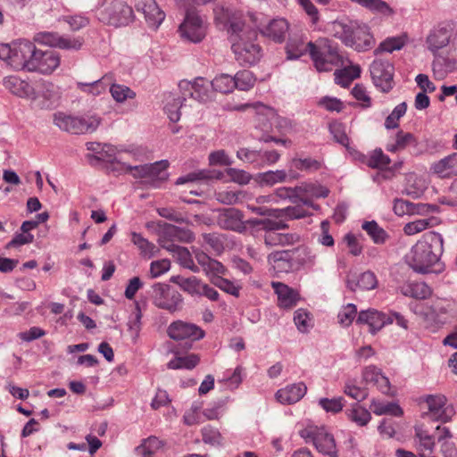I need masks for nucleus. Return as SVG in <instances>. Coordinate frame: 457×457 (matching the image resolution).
Segmentation results:
<instances>
[{
	"label": "nucleus",
	"instance_id": "c85d7f7f",
	"mask_svg": "<svg viewBox=\"0 0 457 457\" xmlns=\"http://www.w3.org/2000/svg\"><path fill=\"white\" fill-rule=\"evenodd\" d=\"M432 70L435 77L442 79L448 73L457 70V60L450 55L435 54L432 62Z\"/></svg>",
	"mask_w": 457,
	"mask_h": 457
},
{
	"label": "nucleus",
	"instance_id": "c756f323",
	"mask_svg": "<svg viewBox=\"0 0 457 457\" xmlns=\"http://www.w3.org/2000/svg\"><path fill=\"white\" fill-rule=\"evenodd\" d=\"M198 263L207 275L213 276V278H220L227 273V268L219 261L211 258L204 253H198L195 255Z\"/></svg>",
	"mask_w": 457,
	"mask_h": 457
},
{
	"label": "nucleus",
	"instance_id": "f704fd0d",
	"mask_svg": "<svg viewBox=\"0 0 457 457\" xmlns=\"http://www.w3.org/2000/svg\"><path fill=\"white\" fill-rule=\"evenodd\" d=\"M417 145L418 140L411 132H405L403 129L397 131L395 141L388 143L386 149L391 153H396L404 150L409 145Z\"/></svg>",
	"mask_w": 457,
	"mask_h": 457
},
{
	"label": "nucleus",
	"instance_id": "338daca9",
	"mask_svg": "<svg viewBox=\"0 0 457 457\" xmlns=\"http://www.w3.org/2000/svg\"><path fill=\"white\" fill-rule=\"evenodd\" d=\"M202 438L205 444L209 445H220L222 442V436L219 429L206 426L202 429Z\"/></svg>",
	"mask_w": 457,
	"mask_h": 457
},
{
	"label": "nucleus",
	"instance_id": "412c9836",
	"mask_svg": "<svg viewBox=\"0 0 457 457\" xmlns=\"http://www.w3.org/2000/svg\"><path fill=\"white\" fill-rule=\"evenodd\" d=\"M271 287L278 295V306L281 309L289 310L300 301V294L297 290L288 287L282 282H271Z\"/></svg>",
	"mask_w": 457,
	"mask_h": 457
},
{
	"label": "nucleus",
	"instance_id": "39448f33",
	"mask_svg": "<svg viewBox=\"0 0 457 457\" xmlns=\"http://www.w3.org/2000/svg\"><path fill=\"white\" fill-rule=\"evenodd\" d=\"M310 56L319 71H329L337 66L342 59L338 48L327 38L309 42Z\"/></svg>",
	"mask_w": 457,
	"mask_h": 457
},
{
	"label": "nucleus",
	"instance_id": "9b49d317",
	"mask_svg": "<svg viewBox=\"0 0 457 457\" xmlns=\"http://www.w3.org/2000/svg\"><path fill=\"white\" fill-rule=\"evenodd\" d=\"M213 13L215 23L223 26L229 34L238 37L248 31L245 18L240 12L232 11L223 5H217L213 9Z\"/></svg>",
	"mask_w": 457,
	"mask_h": 457
},
{
	"label": "nucleus",
	"instance_id": "69168bd1",
	"mask_svg": "<svg viewBox=\"0 0 457 457\" xmlns=\"http://www.w3.org/2000/svg\"><path fill=\"white\" fill-rule=\"evenodd\" d=\"M349 417L352 421L355 422L359 426L367 425L371 419L370 411L360 405H356L353 408Z\"/></svg>",
	"mask_w": 457,
	"mask_h": 457
},
{
	"label": "nucleus",
	"instance_id": "5fc2aeb1",
	"mask_svg": "<svg viewBox=\"0 0 457 457\" xmlns=\"http://www.w3.org/2000/svg\"><path fill=\"white\" fill-rule=\"evenodd\" d=\"M404 44L405 41L401 37L386 38L374 50V54L378 55L382 52L392 53L395 50H400Z\"/></svg>",
	"mask_w": 457,
	"mask_h": 457
},
{
	"label": "nucleus",
	"instance_id": "8fccbe9b",
	"mask_svg": "<svg viewBox=\"0 0 457 457\" xmlns=\"http://www.w3.org/2000/svg\"><path fill=\"white\" fill-rule=\"evenodd\" d=\"M291 166L296 170L311 172L320 170L322 163L320 161L312 158H294L291 162Z\"/></svg>",
	"mask_w": 457,
	"mask_h": 457
},
{
	"label": "nucleus",
	"instance_id": "c9c22d12",
	"mask_svg": "<svg viewBox=\"0 0 457 457\" xmlns=\"http://www.w3.org/2000/svg\"><path fill=\"white\" fill-rule=\"evenodd\" d=\"M170 281L174 284H177L184 292L191 295L200 296V291L204 283L196 277L192 276L189 278H184L178 275L171 277Z\"/></svg>",
	"mask_w": 457,
	"mask_h": 457
},
{
	"label": "nucleus",
	"instance_id": "bf43d9fd",
	"mask_svg": "<svg viewBox=\"0 0 457 457\" xmlns=\"http://www.w3.org/2000/svg\"><path fill=\"white\" fill-rule=\"evenodd\" d=\"M294 321L301 332H307L312 327V316L305 309L300 308L295 312Z\"/></svg>",
	"mask_w": 457,
	"mask_h": 457
},
{
	"label": "nucleus",
	"instance_id": "423d86ee",
	"mask_svg": "<svg viewBox=\"0 0 457 457\" xmlns=\"http://www.w3.org/2000/svg\"><path fill=\"white\" fill-rule=\"evenodd\" d=\"M99 20L110 26H127L134 20V12L123 0H104L98 12Z\"/></svg>",
	"mask_w": 457,
	"mask_h": 457
},
{
	"label": "nucleus",
	"instance_id": "680f3d73",
	"mask_svg": "<svg viewBox=\"0 0 457 457\" xmlns=\"http://www.w3.org/2000/svg\"><path fill=\"white\" fill-rule=\"evenodd\" d=\"M391 160L390 158L386 155L383 151L379 149H375L369 159L368 164L369 166L372 168L377 169H386L388 165L390 164Z\"/></svg>",
	"mask_w": 457,
	"mask_h": 457
},
{
	"label": "nucleus",
	"instance_id": "6e6d98bb",
	"mask_svg": "<svg viewBox=\"0 0 457 457\" xmlns=\"http://www.w3.org/2000/svg\"><path fill=\"white\" fill-rule=\"evenodd\" d=\"M415 436L419 439V447L420 451H428L431 453L435 445L434 436L428 434L421 427L415 428Z\"/></svg>",
	"mask_w": 457,
	"mask_h": 457
},
{
	"label": "nucleus",
	"instance_id": "bb28decb",
	"mask_svg": "<svg viewBox=\"0 0 457 457\" xmlns=\"http://www.w3.org/2000/svg\"><path fill=\"white\" fill-rule=\"evenodd\" d=\"M378 285V279L376 275L371 271H365L360 275H356L352 271L347 276V287L355 291L356 289L361 290H371L374 289Z\"/></svg>",
	"mask_w": 457,
	"mask_h": 457
},
{
	"label": "nucleus",
	"instance_id": "a18cd8bd",
	"mask_svg": "<svg viewBox=\"0 0 457 457\" xmlns=\"http://www.w3.org/2000/svg\"><path fill=\"white\" fill-rule=\"evenodd\" d=\"M60 35L56 32L42 31L37 33L32 42L37 46L46 48H58Z\"/></svg>",
	"mask_w": 457,
	"mask_h": 457
},
{
	"label": "nucleus",
	"instance_id": "774afa93",
	"mask_svg": "<svg viewBox=\"0 0 457 457\" xmlns=\"http://www.w3.org/2000/svg\"><path fill=\"white\" fill-rule=\"evenodd\" d=\"M226 175L229 179L239 185H246L250 182L252 176L248 172L243 170H237L235 168H228L226 170Z\"/></svg>",
	"mask_w": 457,
	"mask_h": 457
},
{
	"label": "nucleus",
	"instance_id": "6e6552de",
	"mask_svg": "<svg viewBox=\"0 0 457 457\" xmlns=\"http://www.w3.org/2000/svg\"><path fill=\"white\" fill-rule=\"evenodd\" d=\"M299 434L306 442L312 443L320 453L332 457L337 456L335 439L325 427L309 422L299 431Z\"/></svg>",
	"mask_w": 457,
	"mask_h": 457
},
{
	"label": "nucleus",
	"instance_id": "49530a36",
	"mask_svg": "<svg viewBox=\"0 0 457 457\" xmlns=\"http://www.w3.org/2000/svg\"><path fill=\"white\" fill-rule=\"evenodd\" d=\"M212 87L214 91L221 94L231 93L236 88L234 77L227 74L216 76L212 81Z\"/></svg>",
	"mask_w": 457,
	"mask_h": 457
},
{
	"label": "nucleus",
	"instance_id": "7ed1b4c3",
	"mask_svg": "<svg viewBox=\"0 0 457 457\" xmlns=\"http://www.w3.org/2000/svg\"><path fill=\"white\" fill-rule=\"evenodd\" d=\"M414 312L422 319L427 328L441 327L447 322L448 318L456 315L454 303L444 299H437L430 305L417 303Z\"/></svg>",
	"mask_w": 457,
	"mask_h": 457
},
{
	"label": "nucleus",
	"instance_id": "b1692460",
	"mask_svg": "<svg viewBox=\"0 0 457 457\" xmlns=\"http://www.w3.org/2000/svg\"><path fill=\"white\" fill-rule=\"evenodd\" d=\"M289 29L290 25L286 19L277 18L271 20L265 26L262 30V34L276 43H282L285 41Z\"/></svg>",
	"mask_w": 457,
	"mask_h": 457
},
{
	"label": "nucleus",
	"instance_id": "2eb2a0df",
	"mask_svg": "<svg viewBox=\"0 0 457 457\" xmlns=\"http://www.w3.org/2000/svg\"><path fill=\"white\" fill-rule=\"evenodd\" d=\"M394 66L388 61L375 60L370 65V75L376 87L388 93L394 87Z\"/></svg>",
	"mask_w": 457,
	"mask_h": 457
},
{
	"label": "nucleus",
	"instance_id": "864d4df0",
	"mask_svg": "<svg viewBox=\"0 0 457 457\" xmlns=\"http://www.w3.org/2000/svg\"><path fill=\"white\" fill-rule=\"evenodd\" d=\"M162 447V442L156 436H149L137 447L143 457H152Z\"/></svg>",
	"mask_w": 457,
	"mask_h": 457
},
{
	"label": "nucleus",
	"instance_id": "f3484780",
	"mask_svg": "<svg viewBox=\"0 0 457 457\" xmlns=\"http://www.w3.org/2000/svg\"><path fill=\"white\" fill-rule=\"evenodd\" d=\"M446 397L443 395H430L426 397L428 412L432 420L447 422L453 414V409L446 406Z\"/></svg>",
	"mask_w": 457,
	"mask_h": 457
},
{
	"label": "nucleus",
	"instance_id": "ea45409f",
	"mask_svg": "<svg viewBox=\"0 0 457 457\" xmlns=\"http://www.w3.org/2000/svg\"><path fill=\"white\" fill-rule=\"evenodd\" d=\"M181 96L178 93H170V95L166 97V105L168 112L170 113V119L171 120H178L179 110L183 105V103L187 98V95L184 92H179Z\"/></svg>",
	"mask_w": 457,
	"mask_h": 457
},
{
	"label": "nucleus",
	"instance_id": "0eeeda50",
	"mask_svg": "<svg viewBox=\"0 0 457 457\" xmlns=\"http://www.w3.org/2000/svg\"><path fill=\"white\" fill-rule=\"evenodd\" d=\"M31 54L29 72L49 76L61 66L62 56L54 49L40 47L34 44Z\"/></svg>",
	"mask_w": 457,
	"mask_h": 457
},
{
	"label": "nucleus",
	"instance_id": "ddd939ff",
	"mask_svg": "<svg viewBox=\"0 0 457 457\" xmlns=\"http://www.w3.org/2000/svg\"><path fill=\"white\" fill-rule=\"evenodd\" d=\"M181 294L168 284L157 283L154 286V303L160 309L174 313L180 309Z\"/></svg>",
	"mask_w": 457,
	"mask_h": 457
},
{
	"label": "nucleus",
	"instance_id": "f03ea898",
	"mask_svg": "<svg viewBox=\"0 0 457 457\" xmlns=\"http://www.w3.org/2000/svg\"><path fill=\"white\" fill-rule=\"evenodd\" d=\"M34 44L29 39L0 44V59L13 70L29 72Z\"/></svg>",
	"mask_w": 457,
	"mask_h": 457
},
{
	"label": "nucleus",
	"instance_id": "4be33fe9",
	"mask_svg": "<svg viewBox=\"0 0 457 457\" xmlns=\"http://www.w3.org/2000/svg\"><path fill=\"white\" fill-rule=\"evenodd\" d=\"M306 391L307 387L304 383H295L278 389L275 397L282 404H294L304 396Z\"/></svg>",
	"mask_w": 457,
	"mask_h": 457
},
{
	"label": "nucleus",
	"instance_id": "79ce46f5",
	"mask_svg": "<svg viewBox=\"0 0 457 457\" xmlns=\"http://www.w3.org/2000/svg\"><path fill=\"white\" fill-rule=\"evenodd\" d=\"M244 214L240 210L228 208L224 210L222 222L226 228L237 230L243 227Z\"/></svg>",
	"mask_w": 457,
	"mask_h": 457
},
{
	"label": "nucleus",
	"instance_id": "603ef678",
	"mask_svg": "<svg viewBox=\"0 0 457 457\" xmlns=\"http://www.w3.org/2000/svg\"><path fill=\"white\" fill-rule=\"evenodd\" d=\"M364 237L361 234L348 233L345 236V241L348 248L349 254L353 256H359L362 253V242Z\"/></svg>",
	"mask_w": 457,
	"mask_h": 457
},
{
	"label": "nucleus",
	"instance_id": "58836bf2",
	"mask_svg": "<svg viewBox=\"0 0 457 457\" xmlns=\"http://www.w3.org/2000/svg\"><path fill=\"white\" fill-rule=\"evenodd\" d=\"M299 240L295 234L292 233H277L272 231L264 235V242L267 245H292Z\"/></svg>",
	"mask_w": 457,
	"mask_h": 457
},
{
	"label": "nucleus",
	"instance_id": "aec40b11",
	"mask_svg": "<svg viewBox=\"0 0 457 457\" xmlns=\"http://www.w3.org/2000/svg\"><path fill=\"white\" fill-rule=\"evenodd\" d=\"M453 29L450 26H438L430 31L426 39L428 49L433 55L450 44Z\"/></svg>",
	"mask_w": 457,
	"mask_h": 457
},
{
	"label": "nucleus",
	"instance_id": "473e14b6",
	"mask_svg": "<svg viewBox=\"0 0 457 457\" xmlns=\"http://www.w3.org/2000/svg\"><path fill=\"white\" fill-rule=\"evenodd\" d=\"M434 173L441 178L457 175V153H453L449 156L434 163L431 168Z\"/></svg>",
	"mask_w": 457,
	"mask_h": 457
},
{
	"label": "nucleus",
	"instance_id": "393cba45",
	"mask_svg": "<svg viewBox=\"0 0 457 457\" xmlns=\"http://www.w3.org/2000/svg\"><path fill=\"white\" fill-rule=\"evenodd\" d=\"M179 92H184L187 97L197 101H204L208 97V87L203 78H197L194 81L182 80L179 84Z\"/></svg>",
	"mask_w": 457,
	"mask_h": 457
},
{
	"label": "nucleus",
	"instance_id": "e2e57ef3",
	"mask_svg": "<svg viewBox=\"0 0 457 457\" xmlns=\"http://www.w3.org/2000/svg\"><path fill=\"white\" fill-rule=\"evenodd\" d=\"M110 92L112 96L120 103H122L129 98L132 99L136 96L135 92L129 87L120 84H112L110 87Z\"/></svg>",
	"mask_w": 457,
	"mask_h": 457
},
{
	"label": "nucleus",
	"instance_id": "052dcab7",
	"mask_svg": "<svg viewBox=\"0 0 457 457\" xmlns=\"http://www.w3.org/2000/svg\"><path fill=\"white\" fill-rule=\"evenodd\" d=\"M287 179V174L284 170L267 171L262 173L258 177V182L261 185L273 186L278 182H283Z\"/></svg>",
	"mask_w": 457,
	"mask_h": 457
},
{
	"label": "nucleus",
	"instance_id": "1a4fd4ad",
	"mask_svg": "<svg viewBox=\"0 0 457 457\" xmlns=\"http://www.w3.org/2000/svg\"><path fill=\"white\" fill-rule=\"evenodd\" d=\"M54 123L69 133L84 134L96 130L101 123V119L91 114L73 116L59 112L54 115Z\"/></svg>",
	"mask_w": 457,
	"mask_h": 457
},
{
	"label": "nucleus",
	"instance_id": "a19ab883",
	"mask_svg": "<svg viewBox=\"0 0 457 457\" xmlns=\"http://www.w3.org/2000/svg\"><path fill=\"white\" fill-rule=\"evenodd\" d=\"M436 224L437 219L435 217L416 220L414 221L406 223L403 227V232L407 236H413L424 231L427 228H432Z\"/></svg>",
	"mask_w": 457,
	"mask_h": 457
},
{
	"label": "nucleus",
	"instance_id": "dca6fc26",
	"mask_svg": "<svg viewBox=\"0 0 457 457\" xmlns=\"http://www.w3.org/2000/svg\"><path fill=\"white\" fill-rule=\"evenodd\" d=\"M181 35L187 39L198 43L206 36V26L201 16L194 10H188L179 26Z\"/></svg>",
	"mask_w": 457,
	"mask_h": 457
},
{
	"label": "nucleus",
	"instance_id": "cd10ccee",
	"mask_svg": "<svg viewBox=\"0 0 457 457\" xmlns=\"http://www.w3.org/2000/svg\"><path fill=\"white\" fill-rule=\"evenodd\" d=\"M174 358L171 359L167 367L170 370H193L201 361V356L195 353H181L179 350L173 351Z\"/></svg>",
	"mask_w": 457,
	"mask_h": 457
},
{
	"label": "nucleus",
	"instance_id": "4c0bfd02",
	"mask_svg": "<svg viewBox=\"0 0 457 457\" xmlns=\"http://www.w3.org/2000/svg\"><path fill=\"white\" fill-rule=\"evenodd\" d=\"M401 292L405 296H410L416 299H426L431 295L430 287L424 282L416 281L403 285L401 287Z\"/></svg>",
	"mask_w": 457,
	"mask_h": 457
},
{
	"label": "nucleus",
	"instance_id": "2f4dec72",
	"mask_svg": "<svg viewBox=\"0 0 457 457\" xmlns=\"http://www.w3.org/2000/svg\"><path fill=\"white\" fill-rule=\"evenodd\" d=\"M247 224L250 228H254L257 231H265V234L280 229H287L289 228L288 224L280 219H252L247 220Z\"/></svg>",
	"mask_w": 457,
	"mask_h": 457
},
{
	"label": "nucleus",
	"instance_id": "7c9ffc66",
	"mask_svg": "<svg viewBox=\"0 0 457 457\" xmlns=\"http://www.w3.org/2000/svg\"><path fill=\"white\" fill-rule=\"evenodd\" d=\"M169 162L167 161H160L152 164H148L146 184L157 187L161 183L168 179L167 169Z\"/></svg>",
	"mask_w": 457,
	"mask_h": 457
},
{
	"label": "nucleus",
	"instance_id": "e433bc0d",
	"mask_svg": "<svg viewBox=\"0 0 457 457\" xmlns=\"http://www.w3.org/2000/svg\"><path fill=\"white\" fill-rule=\"evenodd\" d=\"M370 410L376 415H390L395 417H401L403 414V411L399 404L392 402H383L378 400H372L370 404Z\"/></svg>",
	"mask_w": 457,
	"mask_h": 457
},
{
	"label": "nucleus",
	"instance_id": "4d7b16f0",
	"mask_svg": "<svg viewBox=\"0 0 457 457\" xmlns=\"http://www.w3.org/2000/svg\"><path fill=\"white\" fill-rule=\"evenodd\" d=\"M211 281L214 286L219 287L220 290L235 297H238L240 295L241 287L235 285V283L229 279L220 277L217 278H212Z\"/></svg>",
	"mask_w": 457,
	"mask_h": 457
},
{
	"label": "nucleus",
	"instance_id": "6ab92c4d",
	"mask_svg": "<svg viewBox=\"0 0 457 457\" xmlns=\"http://www.w3.org/2000/svg\"><path fill=\"white\" fill-rule=\"evenodd\" d=\"M296 190L298 191V200L306 206H312V210L319 209V205L313 203V199L327 197L329 193L327 187L314 183L303 184L296 187Z\"/></svg>",
	"mask_w": 457,
	"mask_h": 457
},
{
	"label": "nucleus",
	"instance_id": "09e8293b",
	"mask_svg": "<svg viewBox=\"0 0 457 457\" xmlns=\"http://www.w3.org/2000/svg\"><path fill=\"white\" fill-rule=\"evenodd\" d=\"M234 79L236 88L245 91L251 89L256 82V78L253 73L247 70L238 71L234 77Z\"/></svg>",
	"mask_w": 457,
	"mask_h": 457
},
{
	"label": "nucleus",
	"instance_id": "c03bdc74",
	"mask_svg": "<svg viewBox=\"0 0 457 457\" xmlns=\"http://www.w3.org/2000/svg\"><path fill=\"white\" fill-rule=\"evenodd\" d=\"M286 51L289 59L300 58L307 52L310 54L309 42L305 43L302 38H292L287 42Z\"/></svg>",
	"mask_w": 457,
	"mask_h": 457
},
{
	"label": "nucleus",
	"instance_id": "3c124183",
	"mask_svg": "<svg viewBox=\"0 0 457 457\" xmlns=\"http://www.w3.org/2000/svg\"><path fill=\"white\" fill-rule=\"evenodd\" d=\"M407 104L403 102L396 105L393 112L386 117L385 120V127L387 129H393L399 127L400 119L405 114Z\"/></svg>",
	"mask_w": 457,
	"mask_h": 457
},
{
	"label": "nucleus",
	"instance_id": "f257e3e1",
	"mask_svg": "<svg viewBox=\"0 0 457 457\" xmlns=\"http://www.w3.org/2000/svg\"><path fill=\"white\" fill-rule=\"evenodd\" d=\"M444 252L443 237L435 231L423 235L407 256L409 265L420 273H427L436 264Z\"/></svg>",
	"mask_w": 457,
	"mask_h": 457
},
{
	"label": "nucleus",
	"instance_id": "0e129e2a",
	"mask_svg": "<svg viewBox=\"0 0 457 457\" xmlns=\"http://www.w3.org/2000/svg\"><path fill=\"white\" fill-rule=\"evenodd\" d=\"M361 68L359 64L353 63L350 59L345 58V87L354 79L360 78Z\"/></svg>",
	"mask_w": 457,
	"mask_h": 457
},
{
	"label": "nucleus",
	"instance_id": "20e7f679",
	"mask_svg": "<svg viewBox=\"0 0 457 457\" xmlns=\"http://www.w3.org/2000/svg\"><path fill=\"white\" fill-rule=\"evenodd\" d=\"M257 40L258 36L254 29H250L234 39L231 49L240 65L252 66L259 62L262 54Z\"/></svg>",
	"mask_w": 457,
	"mask_h": 457
},
{
	"label": "nucleus",
	"instance_id": "37998d69",
	"mask_svg": "<svg viewBox=\"0 0 457 457\" xmlns=\"http://www.w3.org/2000/svg\"><path fill=\"white\" fill-rule=\"evenodd\" d=\"M361 228L367 232V234L371 237L372 241L377 245L385 244L389 237L386 230L379 227L378 224L374 220L363 222Z\"/></svg>",
	"mask_w": 457,
	"mask_h": 457
},
{
	"label": "nucleus",
	"instance_id": "72a5a7b5",
	"mask_svg": "<svg viewBox=\"0 0 457 457\" xmlns=\"http://www.w3.org/2000/svg\"><path fill=\"white\" fill-rule=\"evenodd\" d=\"M4 86L10 92L21 97L29 96L33 91L29 82L13 75L4 78Z\"/></svg>",
	"mask_w": 457,
	"mask_h": 457
},
{
	"label": "nucleus",
	"instance_id": "13d9d810",
	"mask_svg": "<svg viewBox=\"0 0 457 457\" xmlns=\"http://www.w3.org/2000/svg\"><path fill=\"white\" fill-rule=\"evenodd\" d=\"M84 38L82 37H69L60 35L58 48L63 50L78 51L81 49L84 45Z\"/></svg>",
	"mask_w": 457,
	"mask_h": 457
},
{
	"label": "nucleus",
	"instance_id": "9d476101",
	"mask_svg": "<svg viewBox=\"0 0 457 457\" xmlns=\"http://www.w3.org/2000/svg\"><path fill=\"white\" fill-rule=\"evenodd\" d=\"M345 46L357 52H366L375 46V39L367 25L351 21L345 24Z\"/></svg>",
	"mask_w": 457,
	"mask_h": 457
},
{
	"label": "nucleus",
	"instance_id": "f8f14e48",
	"mask_svg": "<svg viewBox=\"0 0 457 457\" xmlns=\"http://www.w3.org/2000/svg\"><path fill=\"white\" fill-rule=\"evenodd\" d=\"M252 212L261 216H272L276 219H284L283 220H294L304 219L312 215V206H306L304 204H299L287 206L283 209H269L261 206H249Z\"/></svg>",
	"mask_w": 457,
	"mask_h": 457
},
{
	"label": "nucleus",
	"instance_id": "4468645a",
	"mask_svg": "<svg viewBox=\"0 0 457 457\" xmlns=\"http://www.w3.org/2000/svg\"><path fill=\"white\" fill-rule=\"evenodd\" d=\"M205 334V331L198 325L182 320L172 321L167 328L168 337L177 342L194 343L203 339Z\"/></svg>",
	"mask_w": 457,
	"mask_h": 457
},
{
	"label": "nucleus",
	"instance_id": "5701e85b",
	"mask_svg": "<svg viewBox=\"0 0 457 457\" xmlns=\"http://www.w3.org/2000/svg\"><path fill=\"white\" fill-rule=\"evenodd\" d=\"M138 12H142L148 24L158 27L165 18V13L158 6L155 0H139L136 4Z\"/></svg>",
	"mask_w": 457,
	"mask_h": 457
},
{
	"label": "nucleus",
	"instance_id": "de8ad7c7",
	"mask_svg": "<svg viewBox=\"0 0 457 457\" xmlns=\"http://www.w3.org/2000/svg\"><path fill=\"white\" fill-rule=\"evenodd\" d=\"M131 241L140 251L143 257L151 258L155 253L156 246L137 232L131 233Z\"/></svg>",
	"mask_w": 457,
	"mask_h": 457
},
{
	"label": "nucleus",
	"instance_id": "a878e982",
	"mask_svg": "<svg viewBox=\"0 0 457 457\" xmlns=\"http://www.w3.org/2000/svg\"><path fill=\"white\" fill-rule=\"evenodd\" d=\"M362 377L366 383L373 384L382 394L386 395H393L389 379L376 366L370 365L366 367L362 372Z\"/></svg>",
	"mask_w": 457,
	"mask_h": 457
},
{
	"label": "nucleus",
	"instance_id": "a211bd4d",
	"mask_svg": "<svg viewBox=\"0 0 457 457\" xmlns=\"http://www.w3.org/2000/svg\"><path fill=\"white\" fill-rule=\"evenodd\" d=\"M355 322L356 324H367L369 326V331L374 335L386 325L392 324V320L387 318L386 313L376 309H368L359 312Z\"/></svg>",
	"mask_w": 457,
	"mask_h": 457
}]
</instances>
